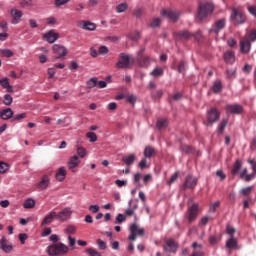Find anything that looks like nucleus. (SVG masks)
I'll return each mask as SVG.
<instances>
[{
  "label": "nucleus",
  "mask_w": 256,
  "mask_h": 256,
  "mask_svg": "<svg viewBox=\"0 0 256 256\" xmlns=\"http://www.w3.org/2000/svg\"><path fill=\"white\" fill-rule=\"evenodd\" d=\"M194 187H197V178H194L191 175L186 176L183 184V190L185 191V189H193Z\"/></svg>",
  "instance_id": "obj_15"
},
{
  "label": "nucleus",
  "mask_w": 256,
  "mask_h": 256,
  "mask_svg": "<svg viewBox=\"0 0 256 256\" xmlns=\"http://www.w3.org/2000/svg\"><path fill=\"white\" fill-rule=\"evenodd\" d=\"M13 117V110L11 108H6L2 111H0V118L4 121H7Z\"/></svg>",
  "instance_id": "obj_28"
},
{
  "label": "nucleus",
  "mask_w": 256,
  "mask_h": 256,
  "mask_svg": "<svg viewBox=\"0 0 256 256\" xmlns=\"http://www.w3.org/2000/svg\"><path fill=\"white\" fill-rule=\"evenodd\" d=\"M161 97H163V90H157L152 92L153 99H161Z\"/></svg>",
  "instance_id": "obj_55"
},
{
  "label": "nucleus",
  "mask_w": 256,
  "mask_h": 256,
  "mask_svg": "<svg viewBox=\"0 0 256 256\" xmlns=\"http://www.w3.org/2000/svg\"><path fill=\"white\" fill-rule=\"evenodd\" d=\"M109 53V48L107 46H100L98 49V54L99 55H107Z\"/></svg>",
  "instance_id": "obj_57"
},
{
  "label": "nucleus",
  "mask_w": 256,
  "mask_h": 256,
  "mask_svg": "<svg viewBox=\"0 0 256 256\" xmlns=\"http://www.w3.org/2000/svg\"><path fill=\"white\" fill-rule=\"evenodd\" d=\"M71 215H73L71 208H64L57 213V221L65 223V221H69V219H71Z\"/></svg>",
  "instance_id": "obj_9"
},
{
  "label": "nucleus",
  "mask_w": 256,
  "mask_h": 256,
  "mask_svg": "<svg viewBox=\"0 0 256 256\" xmlns=\"http://www.w3.org/2000/svg\"><path fill=\"white\" fill-rule=\"evenodd\" d=\"M221 117V112L217 110V108H211L210 110L207 111V122L206 125L207 127H211L213 123H217Z\"/></svg>",
  "instance_id": "obj_7"
},
{
  "label": "nucleus",
  "mask_w": 256,
  "mask_h": 256,
  "mask_svg": "<svg viewBox=\"0 0 256 256\" xmlns=\"http://www.w3.org/2000/svg\"><path fill=\"white\" fill-rule=\"evenodd\" d=\"M177 243H175V240H167L165 245H164V251H167L168 253H177L178 249Z\"/></svg>",
  "instance_id": "obj_18"
},
{
  "label": "nucleus",
  "mask_w": 256,
  "mask_h": 256,
  "mask_svg": "<svg viewBox=\"0 0 256 256\" xmlns=\"http://www.w3.org/2000/svg\"><path fill=\"white\" fill-rule=\"evenodd\" d=\"M192 247L194 250L190 256H205L203 251H201V249H203V245L198 244L197 242H194L192 244Z\"/></svg>",
  "instance_id": "obj_22"
},
{
  "label": "nucleus",
  "mask_w": 256,
  "mask_h": 256,
  "mask_svg": "<svg viewBox=\"0 0 256 256\" xmlns=\"http://www.w3.org/2000/svg\"><path fill=\"white\" fill-rule=\"evenodd\" d=\"M228 47H237V40H234L233 38H229L227 40Z\"/></svg>",
  "instance_id": "obj_64"
},
{
  "label": "nucleus",
  "mask_w": 256,
  "mask_h": 256,
  "mask_svg": "<svg viewBox=\"0 0 256 256\" xmlns=\"http://www.w3.org/2000/svg\"><path fill=\"white\" fill-rule=\"evenodd\" d=\"M67 177V170H65V167H60L55 174V178L59 181H65V178Z\"/></svg>",
  "instance_id": "obj_24"
},
{
  "label": "nucleus",
  "mask_w": 256,
  "mask_h": 256,
  "mask_svg": "<svg viewBox=\"0 0 256 256\" xmlns=\"http://www.w3.org/2000/svg\"><path fill=\"white\" fill-rule=\"evenodd\" d=\"M21 7H33V0H21L20 2Z\"/></svg>",
  "instance_id": "obj_52"
},
{
  "label": "nucleus",
  "mask_w": 256,
  "mask_h": 256,
  "mask_svg": "<svg viewBox=\"0 0 256 256\" xmlns=\"http://www.w3.org/2000/svg\"><path fill=\"white\" fill-rule=\"evenodd\" d=\"M227 115H241L243 113V106L241 104H228L226 105Z\"/></svg>",
  "instance_id": "obj_10"
},
{
  "label": "nucleus",
  "mask_w": 256,
  "mask_h": 256,
  "mask_svg": "<svg viewBox=\"0 0 256 256\" xmlns=\"http://www.w3.org/2000/svg\"><path fill=\"white\" fill-rule=\"evenodd\" d=\"M24 209H33L35 207V201L33 198H28L26 201L23 203Z\"/></svg>",
  "instance_id": "obj_37"
},
{
  "label": "nucleus",
  "mask_w": 256,
  "mask_h": 256,
  "mask_svg": "<svg viewBox=\"0 0 256 256\" xmlns=\"http://www.w3.org/2000/svg\"><path fill=\"white\" fill-rule=\"evenodd\" d=\"M53 52L58 55L57 59H61V57H65V55H67L68 51L67 48H65V46H61L59 44H55L52 47Z\"/></svg>",
  "instance_id": "obj_17"
},
{
  "label": "nucleus",
  "mask_w": 256,
  "mask_h": 256,
  "mask_svg": "<svg viewBox=\"0 0 256 256\" xmlns=\"http://www.w3.org/2000/svg\"><path fill=\"white\" fill-rule=\"evenodd\" d=\"M240 52L243 55H249L251 53V41L247 37L240 39Z\"/></svg>",
  "instance_id": "obj_12"
},
{
  "label": "nucleus",
  "mask_w": 256,
  "mask_h": 256,
  "mask_svg": "<svg viewBox=\"0 0 256 256\" xmlns=\"http://www.w3.org/2000/svg\"><path fill=\"white\" fill-rule=\"evenodd\" d=\"M10 17L12 18V25H19V23H21V18L23 17V11L17 8H11Z\"/></svg>",
  "instance_id": "obj_11"
},
{
  "label": "nucleus",
  "mask_w": 256,
  "mask_h": 256,
  "mask_svg": "<svg viewBox=\"0 0 256 256\" xmlns=\"http://www.w3.org/2000/svg\"><path fill=\"white\" fill-rule=\"evenodd\" d=\"M248 163L249 165H251L252 174H256V160L255 159L248 160Z\"/></svg>",
  "instance_id": "obj_62"
},
{
  "label": "nucleus",
  "mask_w": 256,
  "mask_h": 256,
  "mask_svg": "<svg viewBox=\"0 0 256 256\" xmlns=\"http://www.w3.org/2000/svg\"><path fill=\"white\" fill-rule=\"evenodd\" d=\"M254 187L253 186H248L246 188H242L240 193L241 195L247 196V195H251V191H253Z\"/></svg>",
  "instance_id": "obj_46"
},
{
  "label": "nucleus",
  "mask_w": 256,
  "mask_h": 256,
  "mask_svg": "<svg viewBox=\"0 0 256 256\" xmlns=\"http://www.w3.org/2000/svg\"><path fill=\"white\" fill-rule=\"evenodd\" d=\"M75 231H77V228H75L73 225H70L67 226V228L64 230V233H66V235H74Z\"/></svg>",
  "instance_id": "obj_48"
},
{
  "label": "nucleus",
  "mask_w": 256,
  "mask_h": 256,
  "mask_svg": "<svg viewBox=\"0 0 256 256\" xmlns=\"http://www.w3.org/2000/svg\"><path fill=\"white\" fill-rule=\"evenodd\" d=\"M230 19L234 25H243V23L247 21L245 14H243V12L237 8L232 9Z\"/></svg>",
  "instance_id": "obj_5"
},
{
  "label": "nucleus",
  "mask_w": 256,
  "mask_h": 256,
  "mask_svg": "<svg viewBox=\"0 0 256 256\" xmlns=\"http://www.w3.org/2000/svg\"><path fill=\"white\" fill-rule=\"evenodd\" d=\"M46 252L50 256H63L69 253V247L64 243H57L47 247Z\"/></svg>",
  "instance_id": "obj_1"
},
{
  "label": "nucleus",
  "mask_w": 256,
  "mask_h": 256,
  "mask_svg": "<svg viewBox=\"0 0 256 256\" xmlns=\"http://www.w3.org/2000/svg\"><path fill=\"white\" fill-rule=\"evenodd\" d=\"M181 151L182 153H186V155H191V153H193V147L189 145H182Z\"/></svg>",
  "instance_id": "obj_40"
},
{
  "label": "nucleus",
  "mask_w": 256,
  "mask_h": 256,
  "mask_svg": "<svg viewBox=\"0 0 256 256\" xmlns=\"http://www.w3.org/2000/svg\"><path fill=\"white\" fill-rule=\"evenodd\" d=\"M157 155V150L153 146H146L144 149V158L151 159Z\"/></svg>",
  "instance_id": "obj_23"
},
{
  "label": "nucleus",
  "mask_w": 256,
  "mask_h": 256,
  "mask_svg": "<svg viewBox=\"0 0 256 256\" xmlns=\"http://www.w3.org/2000/svg\"><path fill=\"white\" fill-rule=\"evenodd\" d=\"M97 83H98L97 77L90 78L86 82V87H87V89H94V87H97Z\"/></svg>",
  "instance_id": "obj_36"
},
{
  "label": "nucleus",
  "mask_w": 256,
  "mask_h": 256,
  "mask_svg": "<svg viewBox=\"0 0 256 256\" xmlns=\"http://www.w3.org/2000/svg\"><path fill=\"white\" fill-rule=\"evenodd\" d=\"M151 75H153V77H161V75H163V68H155L151 72Z\"/></svg>",
  "instance_id": "obj_50"
},
{
  "label": "nucleus",
  "mask_w": 256,
  "mask_h": 256,
  "mask_svg": "<svg viewBox=\"0 0 256 256\" xmlns=\"http://www.w3.org/2000/svg\"><path fill=\"white\" fill-rule=\"evenodd\" d=\"M130 236L129 241H135L138 237L145 236V228H141L137 222L130 225Z\"/></svg>",
  "instance_id": "obj_4"
},
{
  "label": "nucleus",
  "mask_w": 256,
  "mask_h": 256,
  "mask_svg": "<svg viewBox=\"0 0 256 256\" xmlns=\"http://www.w3.org/2000/svg\"><path fill=\"white\" fill-rule=\"evenodd\" d=\"M144 185H149L153 181V175L151 174H146L145 176L142 177Z\"/></svg>",
  "instance_id": "obj_49"
},
{
  "label": "nucleus",
  "mask_w": 256,
  "mask_h": 256,
  "mask_svg": "<svg viewBox=\"0 0 256 256\" xmlns=\"http://www.w3.org/2000/svg\"><path fill=\"white\" fill-rule=\"evenodd\" d=\"M9 171V164L7 162L0 161V173L5 174Z\"/></svg>",
  "instance_id": "obj_39"
},
{
  "label": "nucleus",
  "mask_w": 256,
  "mask_h": 256,
  "mask_svg": "<svg viewBox=\"0 0 256 256\" xmlns=\"http://www.w3.org/2000/svg\"><path fill=\"white\" fill-rule=\"evenodd\" d=\"M227 26V19L226 18H220L214 21L212 27L208 30V33L210 35H214V37H217L223 29Z\"/></svg>",
  "instance_id": "obj_3"
},
{
  "label": "nucleus",
  "mask_w": 256,
  "mask_h": 256,
  "mask_svg": "<svg viewBox=\"0 0 256 256\" xmlns=\"http://www.w3.org/2000/svg\"><path fill=\"white\" fill-rule=\"evenodd\" d=\"M0 53L3 57H7V58L13 57V51H11L10 49H1Z\"/></svg>",
  "instance_id": "obj_45"
},
{
  "label": "nucleus",
  "mask_w": 256,
  "mask_h": 256,
  "mask_svg": "<svg viewBox=\"0 0 256 256\" xmlns=\"http://www.w3.org/2000/svg\"><path fill=\"white\" fill-rule=\"evenodd\" d=\"M215 10V6L211 2H203L199 4L198 8V19L199 21H203L207 16L211 15Z\"/></svg>",
  "instance_id": "obj_2"
},
{
  "label": "nucleus",
  "mask_w": 256,
  "mask_h": 256,
  "mask_svg": "<svg viewBox=\"0 0 256 256\" xmlns=\"http://www.w3.org/2000/svg\"><path fill=\"white\" fill-rule=\"evenodd\" d=\"M138 167H140L142 170L149 168V164H147V158L144 157V158L139 162Z\"/></svg>",
  "instance_id": "obj_53"
},
{
  "label": "nucleus",
  "mask_w": 256,
  "mask_h": 256,
  "mask_svg": "<svg viewBox=\"0 0 256 256\" xmlns=\"http://www.w3.org/2000/svg\"><path fill=\"white\" fill-rule=\"evenodd\" d=\"M227 249H237V238L230 236L229 240L226 242Z\"/></svg>",
  "instance_id": "obj_34"
},
{
  "label": "nucleus",
  "mask_w": 256,
  "mask_h": 256,
  "mask_svg": "<svg viewBox=\"0 0 256 256\" xmlns=\"http://www.w3.org/2000/svg\"><path fill=\"white\" fill-rule=\"evenodd\" d=\"M49 183V176H44L42 177V180L37 184V188L44 191L45 189H47V187H49Z\"/></svg>",
  "instance_id": "obj_29"
},
{
  "label": "nucleus",
  "mask_w": 256,
  "mask_h": 256,
  "mask_svg": "<svg viewBox=\"0 0 256 256\" xmlns=\"http://www.w3.org/2000/svg\"><path fill=\"white\" fill-rule=\"evenodd\" d=\"M79 163H81V161L79 160V156L74 155L72 158H70V161L68 162V168L75 169V167L79 166Z\"/></svg>",
  "instance_id": "obj_30"
},
{
  "label": "nucleus",
  "mask_w": 256,
  "mask_h": 256,
  "mask_svg": "<svg viewBox=\"0 0 256 256\" xmlns=\"http://www.w3.org/2000/svg\"><path fill=\"white\" fill-rule=\"evenodd\" d=\"M247 173H248L247 168H244L240 173V179H244L246 183H249V181H253V179L256 177V174H247Z\"/></svg>",
  "instance_id": "obj_26"
},
{
  "label": "nucleus",
  "mask_w": 256,
  "mask_h": 256,
  "mask_svg": "<svg viewBox=\"0 0 256 256\" xmlns=\"http://www.w3.org/2000/svg\"><path fill=\"white\" fill-rule=\"evenodd\" d=\"M248 40H250L252 43L256 40V29L250 30L248 33Z\"/></svg>",
  "instance_id": "obj_51"
},
{
  "label": "nucleus",
  "mask_w": 256,
  "mask_h": 256,
  "mask_svg": "<svg viewBox=\"0 0 256 256\" xmlns=\"http://www.w3.org/2000/svg\"><path fill=\"white\" fill-rule=\"evenodd\" d=\"M160 15H162V17H166V19H170V21H174V23H176V21H179V18L181 17V11L179 10H172V9H162L160 12Z\"/></svg>",
  "instance_id": "obj_8"
},
{
  "label": "nucleus",
  "mask_w": 256,
  "mask_h": 256,
  "mask_svg": "<svg viewBox=\"0 0 256 256\" xmlns=\"http://www.w3.org/2000/svg\"><path fill=\"white\" fill-rule=\"evenodd\" d=\"M44 39H46L47 43H55V41L59 39V33L50 30L48 33L44 34Z\"/></svg>",
  "instance_id": "obj_20"
},
{
  "label": "nucleus",
  "mask_w": 256,
  "mask_h": 256,
  "mask_svg": "<svg viewBox=\"0 0 256 256\" xmlns=\"http://www.w3.org/2000/svg\"><path fill=\"white\" fill-rule=\"evenodd\" d=\"M3 103H4V105H7V106L12 105V103H13V96L9 95V94L4 95Z\"/></svg>",
  "instance_id": "obj_43"
},
{
  "label": "nucleus",
  "mask_w": 256,
  "mask_h": 256,
  "mask_svg": "<svg viewBox=\"0 0 256 256\" xmlns=\"http://www.w3.org/2000/svg\"><path fill=\"white\" fill-rule=\"evenodd\" d=\"M0 249H2L4 253H11V251H13V244L7 240L6 236H2L0 239Z\"/></svg>",
  "instance_id": "obj_14"
},
{
  "label": "nucleus",
  "mask_w": 256,
  "mask_h": 256,
  "mask_svg": "<svg viewBox=\"0 0 256 256\" xmlns=\"http://www.w3.org/2000/svg\"><path fill=\"white\" fill-rule=\"evenodd\" d=\"M77 153H78L79 157H81L83 159V157H85V155H87V150L83 147H78Z\"/></svg>",
  "instance_id": "obj_59"
},
{
  "label": "nucleus",
  "mask_w": 256,
  "mask_h": 256,
  "mask_svg": "<svg viewBox=\"0 0 256 256\" xmlns=\"http://www.w3.org/2000/svg\"><path fill=\"white\" fill-rule=\"evenodd\" d=\"M241 167H243V162H241V160L239 159L236 160L231 171L232 175H239V171H241Z\"/></svg>",
  "instance_id": "obj_31"
},
{
  "label": "nucleus",
  "mask_w": 256,
  "mask_h": 256,
  "mask_svg": "<svg viewBox=\"0 0 256 256\" xmlns=\"http://www.w3.org/2000/svg\"><path fill=\"white\" fill-rule=\"evenodd\" d=\"M176 35L181 41H189V39H193V33L189 32V30H182Z\"/></svg>",
  "instance_id": "obj_21"
},
{
  "label": "nucleus",
  "mask_w": 256,
  "mask_h": 256,
  "mask_svg": "<svg viewBox=\"0 0 256 256\" xmlns=\"http://www.w3.org/2000/svg\"><path fill=\"white\" fill-rule=\"evenodd\" d=\"M224 61L229 65H233V63H235V52L229 50L226 53H224Z\"/></svg>",
  "instance_id": "obj_27"
},
{
  "label": "nucleus",
  "mask_w": 256,
  "mask_h": 256,
  "mask_svg": "<svg viewBox=\"0 0 256 256\" xmlns=\"http://www.w3.org/2000/svg\"><path fill=\"white\" fill-rule=\"evenodd\" d=\"M150 27H152V29L161 27V18H154L150 24Z\"/></svg>",
  "instance_id": "obj_47"
},
{
  "label": "nucleus",
  "mask_w": 256,
  "mask_h": 256,
  "mask_svg": "<svg viewBox=\"0 0 256 256\" xmlns=\"http://www.w3.org/2000/svg\"><path fill=\"white\" fill-rule=\"evenodd\" d=\"M78 27H80V29H84V31H95L97 29V25L95 23L85 20L80 21Z\"/></svg>",
  "instance_id": "obj_16"
},
{
  "label": "nucleus",
  "mask_w": 256,
  "mask_h": 256,
  "mask_svg": "<svg viewBox=\"0 0 256 256\" xmlns=\"http://www.w3.org/2000/svg\"><path fill=\"white\" fill-rule=\"evenodd\" d=\"M70 0H55L54 5L55 7H63V5H67Z\"/></svg>",
  "instance_id": "obj_58"
},
{
  "label": "nucleus",
  "mask_w": 256,
  "mask_h": 256,
  "mask_svg": "<svg viewBox=\"0 0 256 256\" xmlns=\"http://www.w3.org/2000/svg\"><path fill=\"white\" fill-rule=\"evenodd\" d=\"M130 39L131 41H137L138 39H141V34L139 33V31H135L130 34Z\"/></svg>",
  "instance_id": "obj_56"
},
{
  "label": "nucleus",
  "mask_w": 256,
  "mask_h": 256,
  "mask_svg": "<svg viewBox=\"0 0 256 256\" xmlns=\"http://www.w3.org/2000/svg\"><path fill=\"white\" fill-rule=\"evenodd\" d=\"M222 90H223V83L221 82V80H216L212 86L213 93H221Z\"/></svg>",
  "instance_id": "obj_33"
},
{
  "label": "nucleus",
  "mask_w": 256,
  "mask_h": 256,
  "mask_svg": "<svg viewBox=\"0 0 256 256\" xmlns=\"http://www.w3.org/2000/svg\"><path fill=\"white\" fill-rule=\"evenodd\" d=\"M227 79H235L237 77V69H227L226 70Z\"/></svg>",
  "instance_id": "obj_38"
},
{
  "label": "nucleus",
  "mask_w": 256,
  "mask_h": 256,
  "mask_svg": "<svg viewBox=\"0 0 256 256\" xmlns=\"http://www.w3.org/2000/svg\"><path fill=\"white\" fill-rule=\"evenodd\" d=\"M197 215H199V204H193L188 207L184 217L188 223H193L197 219Z\"/></svg>",
  "instance_id": "obj_6"
},
{
  "label": "nucleus",
  "mask_w": 256,
  "mask_h": 256,
  "mask_svg": "<svg viewBox=\"0 0 256 256\" xmlns=\"http://www.w3.org/2000/svg\"><path fill=\"white\" fill-rule=\"evenodd\" d=\"M125 221H127V216H125L124 214H118L116 217V221L115 224H119L121 225V223H125Z\"/></svg>",
  "instance_id": "obj_44"
},
{
  "label": "nucleus",
  "mask_w": 256,
  "mask_h": 256,
  "mask_svg": "<svg viewBox=\"0 0 256 256\" xmlns=\"http://www.w3.org/2000/svg\"><path fill=\"white\" fill-rule=\"evenodd\" d=\"M168 125H169V121H167V119L160 118L156 122V127L160 130L167 129Z\"/></svg>",
  "instance_id": "obj_35"
},
{
  "label": "nucleus",
  "mask_w": 256,
  "mask_h": 256,
  "mask_svg": "<svg viewBox=\"0 0 256 256\" xmlns=\"http://www.w3.org/2000/svg\"><path fill=\"white\" fill-rule=\"evenodd\" d=\"M97 245H98L99 249H101V250L107 249V243L101 239L97 240Z\"/></svg>",
  "instance_id": "obj_61"
},
{
  "label": "nucleus",
  "mask_w": 256,
  "mask_h": 256,
  "mask_svg": "<svg viewBox=\"0 0 256 256\" xmlns=\"http://www.w3.org/2000/svg\"><path fill=\"white\" fill-rule=\"evenodd\" d=\"M138 64L140 67H148L149 65H151V59H149V57L147 56H141L138 59Z\"/></svg>",
  "instance_id": "obj_32"
},
{
  "label": "nucleus",
  "mask_w": 256,
  "mask_h": 256,
  "mask_svg": "<svg viewBox=\"0 0 256 256\" xmlns=\"http://www.w3.org/2000/svg\"><path fill=\"white\" fill-rule=\"evenodd\" d=\"M0 85L3 89H6L7 93H13V86L9 83V78L0 79Z\"/></svg>",
  "instance_id": "obj_25"
},
{
  "label": "nucleus",
  "mask_w": 256,
  "mask_h": 256,
  "mask_svg": "<svg viewBox=\"0 0 256 256\" xmlns=\"http://www.w3.org/2000/svg\"><path fill=\"white\" fill-rule=\"evenodd\" d=\"M209 243L210 245H217V243H219V238H217V236H210L209 237Z\"/></svg>",
  "instance_id": "obj_63"
},
{
  "label": "nucleus",
  "mask_w": 256,
  "mask_h": 256,
  "mask_svg": "<svg viewBox=\"0 0 256 256\" xmlns=\"http://www.w3.org/2000/svg\"><path fill=\"white\" fill-rule=\"evenodd\" d=\"M116 67L118 69H127L129 67V55L120 53L118 61L116 62Z\"/></svg>",
  "instance_id": "obj_13"
},
{
  "label": "nucleus",
  "mask_w": 256,
  "mask_h": 256,
  "mask_svg": "<svg viewBox=\"0 0 256 256\" xmlns=\"http://www.w3.org/2000/svg\"><path fill=\"white\" fill-rule=\"evenodd\" d=\"M179 179V172H175L170 180L168 181V185H173V183H175L177 180Z\"/></svg>",
  "instance_id": "obj_54"
},
{
  "label": "nucleus",
  "mask_w": 256,
  "mask_h": 256,
  "mask_svg": "<svg viewBox=\"0 0 256 256\" xmlns=\"http://www.w3.org/2000/svg\"><path fill=\"white\" fill-rule=\"evenodd\" d=\"M53 221H57V212L51 211L48 215H46L42 221V225H51Z\"/></svg>",
  "instance_id": "obj_19"
},
{
  "label": "nucleus",
  "mask_w": 256,
  "mask_h": 256,
  "mask_svg": "<svg viewBox=\"0 0 256 256\" xmlns=\"http://www.w3.org/2000/svg\"><path fill=\"white\" fill-rule=\"evenodd\" d=\"M128 7L127 3H121L116 7V11L117 13H124L127 11Z\"/></svg>",
  "instance_id": "obj_41"
},
{
  "label": "nucleus",
  "mask_w": 256,
  "mask_h": 256,
  "mask_svg": "<svg viewBox=\"0 0 256 256\" xmlns=\"http://www.w3.org/2000/svg\"><path fill=\"white\" fill-rule=\"evenodd\" d=\"M87 139H89L90 143H95L97 141V134L95 132L86 133Z\"/></svg>",
  "instance_id": "obj_42"
},
{
  "label": "nucleus",
  "mask_w": 256,
  "mask_h": 256,
  "mask_svg": "<svg viewBox=\"0 0 256 256\" xmlns=\"http://www.w3.org/2000/svg\"><path fill=\"white\" fill-rule=\"evenodd\" d=\"M225 127H227V120H222L218 126V132L223 133V131L225 130Z\"/></svg>",
  "instance_id": "obj_60"
}]
</instances>
